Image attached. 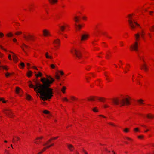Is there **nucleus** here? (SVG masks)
Here are the masks:
<instances>
[{
  "instance_id": "1",
  "label": "nucleus",
  "mask_w": 154,
  "mask_h": 154,
  "mask_svg": "<svg viewBox=\"0 0 154 154\" xmlns=\"http://www.w3.org/2000/svg\"><path fill=\"white\" fill-rule=\"evenodd\" d=\"M40 80L42 84L35 81L34 85L32 82L29 81V87L33 88L37 93H39L41 96L40 97L43 100L50 99L53 96V89L50 87L54 81V79L51 76H47L46 77L42 78Z\"/></svg>"
},
{
  "instance_id": "2",
  "label": "nucleus",
  "mask_w": 154,
  "mask_h": 154,
  "mask_svg": "<svg viewBox=\"0 0 154 154\" xmlns=\"http://www.w3.org/2000/svg\"><path fill=\"white\" fill-rule=\"evenodd\" d=\"M128 24L130 28L132 30H134L136 27H140V25L137 23L135 21V14H130L127 16Z\"/></svg>"
},
{
  "instance_id": "3",
  "label": "nucleus",
  "mask_w": 154,
  "mask_h": 154,
  "mask_svg": "<svg viewBox=\"0 0 154 154\" xmlns=\"http://www.w3.org/2000/svg\"><path fill=\"white\" fill-rule=\"evenodd\" d=\"M134 41L130 46V50L131 51H137L140 39V34L139 33H137L134 34Z\"/></svg>"
},
{
  "instance_id": "4",
  "label": "nucleus",
  "mask_w": 154,
  "mask_h": 154,
  "mask_svg": "<svg viewBox=\"0 0 154 154\" xmlns=\"http://www.w3.org/2000/svg\"><path fill=\"white\" fill-rule=\"evenodd\" d=\"M138 57L140 60L142 61L143 63L140 66V69L143 70L145 72H147L149 70V68L145 61V55L144 53L141 52L139 54Z\"/></svg>"
},
{
  "instance_id": "5",
  "label": "nucleus",
  "mask_w": 154,
  "mask_h": 154,
  "mask_svg": "<svg viewBox=\"0 0 154 154\" xmlns=\"http://www.w3.org/2000/svg\"><path fill=\"white\" fill-rule=\"evenodd\" d=\"M131 97L128 95H126L120 101V103L122 106L125 105H128L130 104Z\"/></svg>"
},
{
  "instance_id": "6",
  "label": "nucleus",
  "mask_w": 154,
  "mask_h": 154,
  "mask_svg": "<svg viewBox=\"0 0 154 154\" xmlns=\"http://www.w3.org/2000/svg\"><path fill=\"white\" fill-rule=\"evenodd\" d=\"M23 38L27 41H34L35 39V37L29 32H25L23 34Z\"/></svg>"
},
{
  "instance_id": "7",
  "label": "nucleus",
  "mask_w": 154,
  "mask_h": 154,
  "mask_svg": "<svg viewBox=\"0 0 154 154\" xmlns=\"http://www.w3.org/2000/svg\"><path fill=\"white\" fill-rule=\"evenodd\" d=\"M71 52L72 53L75 55L76 57L79 59H80L82 57V55L81 52L74 47L72 48L71 50Z\"/></svg>"
},
{
  "instance_id": "8",
  "label": "nucleus",
  "mask_w": 154,
  "mask_h": 154,
  "mask_svg": "<svg viewBox=\"0 0 154 154\" xmlns=\"http://www.w3.org/2000/svg\"><path fill=\"white\" fill-rule=\"evenodd\" d=\"M90 37L89 34L87 33L83 34L81 36L80 42L83 43L88 40Z\"/></svg>"
},
{
  "instance_id": "9",
  "label": "nucleus",
  "mask_w": 154,
  "mask_h": 154,
  "mask_svg": "<svg viewBox=\"0 0 154 154\" xmlns=\"http://www.w3.org/2000/svg\"><path fill=\"white\" fill-rule=\"evenodd\" d=\"M3 112L7 116L10 118H13L14 116L11 110L9 109L4 110Z\"/></svg>"
},
{
  "instance_id": "10",
  "label": "nucleus",
  "mask_w": 154,
  "mask_h": 154,
  "mask_svg": "<svg viewBox=\"0 0 154 154\" xmlns=\"http://www.w3.org/2000/svg\"><path fill=\"white\" fill-rule=\"evenodd\" d=\"M54 47L56 49L59 48L60 45V39L57 38L54 40L53 42Z\"/></svg>"
},
{
  "instance_id": "11",
  "label": "nucleus",
  "mask_w": 154,
  "mask_h": 154,
  "mask_svg": "<svg viewBox=\"0 0 154 154\" xmlns=\"http://www.w3.org/2000/svg\"><path fill=\"white\" fill-rule=\"evenodd\" d=\"M68 26V25L65 23H63L62 25H59V27L60 30L59 31L58 33L59 34H62V32H63L65 28Z\"/></svg>"
},
{
  "instance_id": "12",
  "label": "nucleus",
  "mask_w": 154,
  "mask_h": 154,
  "mask_svg": "<svg viewBox=\"0 0 154 154\" xmlns=\"http://www.w3.org/2000/svg\"><path fill=\"white\" fill-rule=\"evenodd\" d=\"M142 77V76L141 75L138 74H135L132 75V80L133 82H135L137 81V79L140 80V79Z\"/></svg>"
},
{
  "instance_id": "13",
  "label": "nucleus",
  "mask_w": 154,
  "mask_h": 154,
  "mask_svg": "<svg viewBox=\"0 0 154 154\" xmlns=\"http://www.w3.org/2000/svg\"><path fill=\"white\" fill-rule=\"evenodd\" d=\"M59 137V136H57L56 137H53L51 138L48 141H47L45 143L43 144V146H47L48 145H49L50 143H51V141L53 140H55Z\"/></svg>"
},
{
  "instance_id": "14",
  "label": "nucleus",
  "mask_w": 154,
  "mask_h": 154,
  "mask_svg": "<svg viewBox=\"0 0 154 154\" xmlns=\"http://www.w3.org/2000/svg\"><path fill=\"white\" fill-rule=\"evenodd\" d=\"M15 93L20 96H22L23 93L22 90L18 87H16L15 91Z\"/></svg>"
},
{
  "instance_id": "15",
  "label": "nucleus",
  "mask_w": 154,
  "mask_h": 154,
  "mask_svg": "<svg viewBox=\"0 0 154 154\" xmlns=\"http://www.w3.org/2000/svg\"><path fill=\"white\" fill-rule=\"evenodd\" d=\"M43 138L44 137L43 136L38 137L34 140V142L36 144H39L41 143L42 140Z\"/></svg>"
},
{
  "instance_id": "16",
  "label": "nucleus",
  "mask_w": 154,
  "mask_h": 154,
  "mask_svg": "<svg viewBox=\"0 0 154 154\" xmlns=\"http://www.w3.org/2000/svg\"><path fill=\"white\" fill-rule=\"evenodd\" d=\"M54 145V143H52L50 144V145H48L45 147H44L41 151L39 152L38 154H42L43 152L45 151L47 149L53 146Z\"/></svg>"
},
{
  "instance_id": "17",
  "label": "nucleus",
  "mask_w": 154,
  "mask_h": 154,
  "mask_svg": "<svg viewBox=\"0 0 154 154\" xmlns=\"http://www.w3.org/2000/svg\"><path fill=\"white\" fill-rule=\"evenodd\" d=\"M43 34L45 37L51 36L49 30L47 29H44L43 30Z\"/></svg>"
},
{
  "instance_id": "18",
  "label": "nucleus",
  "mask_w": 154,
  "mask_h": 154,
  "mask_svg": "<svg viewBox=\"0 0 154 154\" xmlns=\"http://www.w3.org/2000/svg\"><path fill=\"white\" fill-rule=\"evenodd\" d=\"M20 47L24 52L26 53V51L29 48L28 46L25 44L23 43L21 45Z\"/></svg>"
},
{
  "instance_id": "19",
  "label": "nucleus",
  "mask_w": 154,
  "mask_h": 154,
  "mask_svg": "<svg viewBox=\"0 0 154 154\" xmlns=\"http://www.w3.org/2000/svg\"><path fill=\"white\" fill-rule=\"evenodd\" d=\"M130 67V64L128 63H127L126 64L125 67L122 68L124 70V73H127V72L129 71Z\"/></svg>"
},
{
  "instance_id": "20",
  "label": "nucleus",
  "mask_w": 154,
  "mask_h": 154,
  "mask_svg": "<svg viewBox=\"0 0 154 154\" xmlns=\"http://www.w3.org/2000/svg\"><path fill=\"white\" fill-rule=\"evenodd\" d=\"M45 57L47 59L52 60L53 59V56L52 53L48 52H46L45 53Z\"/></svg>"
},
{
  "instance_id": "21",
  "label": "nucleus",
  "mask_w": 154,
  "mask_h": 154,
  "mask_svg": "<svg viewBox=\"0 0 154 154\" xmlns=\"http://www.w3.org/2000/svg\"><path fill=\"white\" fill-rule=\"evenodd\" d=\"M10 53L13 54V55L12 56L13 57V59L14 63H16L18 61V58L16 56L15 54L13 52L11 51Z\"/></svg>"
},
{
  "instance_id": "22",
  "label": "nucleus",
  "mask_w": 154,
  "mask_h": 154,
  "mask_svg": "<svg viewBox=\"0 0 154 154\" xmlns=\"http://www.w3.org/2000/svg\"><path fill=\"white\" fill-rule=\"evenodd\" d=\"M20 139L17 137L14 136L13 137L12 140V142L13 143H17V142L20 141Z\"/></svg>"
},
{
  "instance_id": "23",
  "label": "nucleus",
  "mask_w": 154,
  "mask_h": 154,
  "mask_svg": "<svg viewBox=\"0 0 154 154\" xmlns=\"http://www.w3.org/2000/svg\"><path fill=\"white\" fill-rule=\"evenodd\" d=\"M97 97L91 96L88 98V100L89 101H94L97 100Z\"/></svg>"
},
{
  "instance_id": "24",
  "label": "nucleus",
  "mask_w": 154,
  "mask_h": 154,
  "mask_svg": "<svg viewBox=\"0 0 154 154\" xmlns=\"http://www.w3.org/2000/svg\"><path fill=\"white\" fill-rule=\"evenodd\" d=\"M104 75L106 77V80L108 82H111L112 80L111 79H110L109 77V73L107 72H105L104 73Z\"/></svg>"
},
{
  "instance_id": "25",
  "label": "nucleus",
  "mask_w": 154,
  "mask_h": 154,
  "mask_svg": "<svg viewBox=\"0 0 154 154\" xmlns=\"http://www.w3.org/2000/svg\"><path fill=\"white\" fill-rule=\"evenodd\" d=\"M75 26L76 30L77 31L80 30L84 26L83 25H77L76 24H75Z\"/></svg>"
},
{
  "instance_id": "26",
  "label": "nucleus",
  "mask_w": 154,
  "mask_h": 154,
  "mask_svg": "<svg viewBox=\"0 0 154 154\" xmlns=\"http://www.w3.org/2000/svg\"><path fill=\"white\" fill-rule=\"evenodd\" d=\"M67 146L69 150L71 151H72L74 149V147L73 145L70 144H67Z\"/></svg>"
},
{
  "instance_id": "27",
  "label": "nucleus",
  "mask_w": 154,
  "mask_h": 154,
  "mask_svg": "<svg viewBox=\"0 0 154 154\" xmlns=\"http://www.w3.org/2000/svg\"><path fill=\"white\" fill-rule=\"evenodd\" d=\"M146 118L150 119H154V115L151 113H149L146 115Z\"/></svg>"
},
{
  "instance_id": "28",
  "label": "nucleus",
  "mask_w": 154,
  "mask_h": 154,
  "mask_svg": "<svg viewBox=\"0 0 154 154\" xmlns=\"http://www.w3.org/2000/svg\"><path fill=\"white\" fill-rule=\"evenodd\" d=\"M97 100H98L100 102H104L106 101L105 98L103 97H97Z\"/></svg>"
},
{
  "instance_id": "29",
  "label": "nucleus",
  "mask_w": 154,
  "mask_h": 154,
  "mask_svg": "<svg viewBox=\"0 0 154 154\" xmlns=\"http://www.w3.org/2000/svg\"><path fill=\"white\" fill-rule=\"evenodd\" d=\"M49 3L52 5L56 4L58 2V0H48Z\"/></svg>"
},
{
  "instance_id": "30",
  "label": "nucleus",
  "mask_w": 154,
  "mask_h": 154,
  "mask_svg": "<svg viewBox=\"0 0 154 154\" xmlns=\"http://www.w3.org/2000/svg\"><path fill=\"white\" fill-rule=\"evenodd\" d=\"M18 66L20 69H23L24 68L25 65L24 63L21 62L18 65Z\"/></svg>"
},
{
  "instance_id": "31",
  "label": "nucleus",
  "mask_w": 154,
  "mask_h": 154,
  "mask_svg": "<svg viewBox=\"0 0 154 154\" xmlns=\"http://www.w3.org/2000/svg\"><path fill=\"white\" fill-rule=\"evenodd\" d=\"M113 102L114 104L116 105H119V100L117 98L114 99L113 100Z\"/></svg>"
},
{
  "instance_id": "32",
  "label": "nucleus",
  "mask_w": 154,
  "mask_h": 154,
  "mask_svg": "<svg viewBox=\"0 0 154 154\" xmlns=\"http://www.w3.org/2000/svg\"><path fill=\"white\" fill-rule=\"evenodd\" d=\"M70 99L72 101H76L78 100V98L73 96H71L70 97Z\"/></svg>"
},
{
  "instance_id": "33",
  "label": "nucleus",
  "mask_w": 154,
  "mask_h": 154,
  "mask_svg": "<svg viewBox=\"0 0 154 154\" xmlns=\"http://www.w3.org/2000/svg\"><path fill=\"white\" fill-rule=\"evenodd\" d=\"M7 37L11 38L12 37L14 36V34L11 32H9L6 35Z\"/></svg>"
},
{
  "instance_id": "34",
  "label": "nucleus",
  "mask_w": 154,
  "mask_h": 154,
  "mask_svg": "<svg viewBox=\"0 0 154 154\" xmlns=\"http://www.w3.org/2000/svg\"><path fill=\"white\" fill-rule=\"evenodd\" d=\"M123 131L124 133H125L129 132L130 131V128H125L123 129Z\"/></svg>"
},
{
  "instance_id": "35",
  "label": "nucleus",
  "mask_w": 154,
  "mask_h": 154,
  "mask_svg": "<svg viewBox=\"0 0 154 154\" xmlns=\"http://www.w3.org/2000/svg\"><path fill=\"white\" fill-rule=\"evenodd\" d=\"M143 6H141L140 7L138 8L137 10V12H142L143 10Z\"/></svg>"
},
{
  "instance_id": "36",
  "label": "nucleus",
  "mask_w": 154,
  "mask_h": 154,
  "mask_svg": "<svg viewBox=\"0 0 154 154\" xmlns=\"http://www.w3.org/2000/svg\"><path fill=\"white\" fill-rule=\"evenodd\" d=\"M74 20L75 22H78L79 21V16H75Z\"/></svg>"
},
{
  "instance_id": "37",
  "label": "nucleus",
  "mask_w": 154,
  "mask_h": 154,
  "mask_svg": "<svg viewBox=\"0 0 154 154\" xmlns=\"http://www.w3.org/2000/svg\"><path fill=\"white\" fill-rule=\"evenodd\" d=\"M92 110L94 112H97L99 111L98 108L96 107L92 108Z\"/></svg>"
},
{
  "instance_id": "38",
  "label": "nucleus",
  "mask_w": 154,
  "mask_h": 154,
  "mask_svg": "<svg viewBox=\"0 0 154 154\" xmlns=\"http://www.w3.org/2000/svg\"><path fill=\"white\" fill-rule=\"evenodd\" d=\"M140 34V35H141V37L143 38L144 36L145 35V33L143 30H142L140 33H138Z\"/></svg>"
},
{
  "instance_id": "39",
  "label": "nucleus",
  "mask_w": 154,
  "mask_h": 154,
  "mask_svg": "<svg viewBox=\"0 0 154 154\" xmlns=\"http://www.w3.org/2000/svg\"><path fill=\"white\" fill-rule=\"evenodd\" d=\"M22 33V32L20 31H18L15 33V35L17 36H19L21 35Z\"/></svg>"
},
{
  "instance_id": "40",
  "label": "nucleus",
  "mask_w": 154,
  "mask_h": 154,
  "mask_svg": "<svg viewBox=\"0 0 154 154\" xmlns=\"http://www.w3.org/2000/svg\"><path fill=\"white\" fill-rule=\"evenodd\" d=\"M66 88L65 86H63L61 89V91L63 94L65 93V90H66Z\"/></svg>"
},
{
  "instance_id": "41",
  "label": "nucleus",
  "mask_w": 154,
  "mask_h": 154,
  "mask_svg": "<svg viewBox=\"0 0 154 154\" xmlns=\"http://www.w3.org/2000/svg\"><path fill=\"white\" fill-rule=\"evenodd\" d=\"M133 131L134 133H137V132H140V130L138 128H135L133 129Z\"/></svg>"
},
{
  "instance_id": "42",
  "label": "nucleus",
  "mask_w": 154,
  "mask_h": 154,
  "mask_svg": "<svg viewBox=\"0 0 154 154\" xmlns=\"http://www.w3.org/2000/svg\"><path fill=\"white\" fill-rule=\"evenodd\" d=\"M144 101L142 99H140L138 100H137L138 103L140 104H144V103H143Z\"/></svg>"
},
{
  "instance_id": "43",
  "label": "nucleus",
  "mask_w": 154,
  "mask_h": 154,
  "mask_svg": "<svg viewBox=\"0 0 154 154\" xmlns=\"http://www.w3.org/2000/svg\"><path fill=\"white\" fill-rule=\"evenodd\" d=\"M32 72L31 71H29L27 73V76L29 78L32 75Z\"/></svg>"
},
{
  "instance_id": "44",
  "label": "nucleus",
  "mask_w": 154,
  "mask_h": 154,
  "mask_svg": "<svg viewBox=\"0 0 154 154\" xmlns=\"http://www.w3.org/2000/svg\"><path fill=\"white\" fill-rule=\"evenodd\" d=\"M2 66V68L6 70H8L9 68L6 65L5 66Z\"/></svg>"
},
{
  "instance_id": "45",
  "label": "nucleus",
  "mask_w": 154,
  "mask_h": 154,
  "mask_svg": "<svg viewBox=\"0 0 154 154\" xmlns=\"http://www.w3.org/2000/svg\"><path fill=\"white\" fill-rule=\"evenodd\" d=\"M149 29L151 32H154V25L151 26L149 28Z\"/></svg>"
},
{
  "instance_id": "46",
  "label": "nucleus",
  "mask_w": 154,
  "mask_h": 154,
  "mask_svg": "<svg viewBox=\"0 0 154 154\" xmlns=\"http://www.w3.org/2000/svg\"><path fill=\"white\" fill-rule=\"evenodd\" d=\"M122 64L123 63H122V62L120 60L119 61L118 63V65L119 68H122Z\"/></svg>"
},
{
  "instance_id": "47",
  "label": "nucleus",
  "mask_w": 154,
  "mask_h": 154,
  "mask_svg": "<svg viewBox=\"0 0 154 154\" xmlns=\"http://www.w3.org/2000/svg\"><path fill=\"white\" fill-rule=\"evenodd\" d=\"M35 75L37 78H38L39 77L42 76V74L41 72H39L38 74H36Z\"/></svg>"
},
{
  "instance_id": "48",
  "label": "nucleus",
  "mask_w": 154,
  "mask_h": 154,
  "mask_svg": "<svg viewBox=\"0 0 154 154\" xmlns=\"http://www.w3.org/2000/svg\"><path fill=\"white\" fill-rule=\"evenodd\" d=\"M55 77L56 79L57 80H59L60 79V77L59 75L57 73H56L55 75Z\"/></svg>"
},
{
  "instance_id": "49",
  "label": "nucleus",
  "mask_w": 154,
  "mask_h": 154,
  "mask_svg": "<svg viewBox=\"0 0 154 154\" xmlns=\"http://www.w3.org/2000/svg\"><path fill=\"white\" fill-rule=\"evenodd\" d=\"M62 100L63 102H68L69 100L66 97H64L62 99Z\"/></svg>"
},
{
  "instance_id": "50",
  "label": "nucleus",
  "mask_w": 154,
  "mask_h": 154,
  "mask_svg": "<svg viewBox=\"0 0 154 154\" xmlns=\"http://www.w3.org/2000/svg\"><path fill=\"white\" fill-rule=\"evenodd\" d=\"M125 139L130 142H132L133 141V140L132 139L128 137H126Z\"/></svg>"
},
{
  "instance_id": "51",
  "label": "nucleus",
  "mask_w": 154,
  "mask_h": 154,
  "mask_svg": "<svg viewBox=\"0 0 154 154\" xmlns=\"http://www.w3.org/2000/svg\"><path fill=\"white\" fill-rule=\"evenodd\" d=\"M136 82V84L137 85H141V83L140 82V80L137 79V81H135Z\"/></svg>"
},
{
  "instance_id": "52",
  "label": "nucleus",
  "mask_w": 154,
  "mask_h": 154,
  "mask_svg": "<svg viewBox=\"0 0 154 154\" xmlns=\"http://www.w3.org/2000/svg\"><path fill=\"white\" fill-rule=\"evenodd\" d=\"M43 113L46 114H49L50 112L47 110H44L43 111Z\"/></svg>"
},
{
  "instance_id": "53",
  "label": "nucleus",
  "mask_w": 154,
  "mask_h": 154,
  "mask_svg": "<svg viewBox=\"0 0 154 154\" xmlns=\"http://www.w3.org/2000/svg\"><path fill=\"white\" fill-rule=\"evenodd\" d=\"M100 82V79H98L95 82V84L97 85H99V83Z\"/></svg>"
},
{
  "instance_id": "54",
  "label": "nucleus",
  "mask_w": 154,
  "mask_h": 154,
  "mask_svg": "<svg viewBox=\"0 0 154 154\" xmlns=\"http://www.w3.org/2000/svg\"><path fill=\"white\" fill-rule=\"evenodd\" d=\"M12 40L14 42L17 43V45H18L19 43L17 42V39L16 38H14Z\"/></svg>"
},
{
  "instance_id": "55",
  "label": "nucleus",
  "mask_w": 154,
  "mask_h": 154,
  "mask_svg": "<svg viewBox=\"0 0 154 154\" xmlns=\"http://www.w3.org/2000/svg\"><path fill=\"white\" fill-rule=\"evenodd\" d=\"M31 98H32V97L30 95H27L26 98L28 100H30L31 99Z\"/></svg>"
},
{
  "instance_id": "56",
  "label": "nucleus",
  "mask_w": 154,
  "mask_h": 154,
  "mask_svg": "<svg viewBox=\"0 0 154 154\" xmlns=\"http://www.w3.org/2000/svg\"><path fill=\"white\" fill-rule=\"evenodd\" d=\"M12 75V73H10L8 72H7L5 74V76L6 77H8L9 76Z\"/></svg>"
},
{
  "instance_id": "57",
  "label": "nucleus",
  "mask_w": 154,
  "mask_h": 154,
  "mask_svg": "<svg viewBox=\"0 0 154 154\" xmlns=\"http://www.w3.org/2000/svg\"><path fill=\"white\" fill-rule=\"evenodd\" d=\"M4 36V34L2 32H0V38H2Z\"/></svg>"
},
{
  "instance_id": "58",
  "label": "nucleus",
  "mask_w": 154,
  "mask_h": 154,
  "mask_svg": "<svg viewBox=\"0 0 154 154\" xmlns=\"http://www.w3.org/2000/svg\"><path fill=\"white\" fill-rule=\"evenodd\" d=\"M0 101H2V103H6V101L4 100V99L2 98H0Z\"/></svg>"
},
{
  "instance_id": "59",
  "label": "nucleus",
  "mask_w": 154,
  "mask_h": 154,
  "mask_svg": "<svg viewBox=\"0 0 154 154\" xmlns=\"http://www.w3.org/2000/svg\"><path fill=\"white\" fill-rule=\"evenodd\" d=\"M50 67L51 69H54L55 68V66L54 64H51L50 65Z\"/></svg>"
},
{
  "instance_id": "60",
  "label": "nucleus",
  "mask_w": 154,
  "mask_h": 154,
  "mask_svg": "<svg viewBox=\"0 0 154 154\" xmlns=\"http://www.w3.org/2000/svg\"><path fill=\"white\" fill-rule=\"evenodd\" d=\"M108 124L109 125H111V126H116V125H115V124L112 122H110Z\"/></svg>"
},
{
  "instance_id": "61",
  "label": "nucleus",
  "mask_w": 154,
  "mask_h": 154,
  "mask_svg": "<svg viewBox=\"0 0 154 154\" xmlns=\"http://www.w3.org/2000/svg\"><path fill=\"white\" fill-rule=\"evenodd\" d=\"M59 72L60 73V74L61 75H63L64 73L62 71H59Z\"/></svg>"
},
{
  "instance_id": "62",
  "label": "nucleus",
  "mask_w": 154,
  "mask_h": 154,
  "mask_svg": "<svg viewBox=\"0 0 154 154\" xmlns=\"http://www.w3.org/2000/svg\"><path fill=\"white\" fill-rule=\"evenodd\" d=\"M82 19L86 21L87 20V17L85 16H84L82 17Z\"/></svg>"
},
{
  "instance_id": "63",
  "label": "nucleus",
  "mask_w": 154,
  "mask_h": 154,
  "mask_svg": "<svg viewBox=\"0 0 154 154\" xmlns=\"http://www.w3.org/2000/svg\"><path fill=\"white\" fill-rule=\"evenodd\" d=\"M143 135H139L138 136V138L140 139H142L143 138Z\"/></svg>"
},
{
  "instance_id": "64",
  "label": "nucleus",
  "mask_w": 154,
  "mask_h": 154,
  "mask_svg": "<svg viewBox=\"0 0 154 154\" xmlns=\"http://www.w3.org/2000/svg\"><path fill=\"white\" fill-rule=\"evenodd\" d=\"M8 58L9 59V60H12V58H11V55L9 54L8 56Z\"/></svg>"
}]
</instances>
